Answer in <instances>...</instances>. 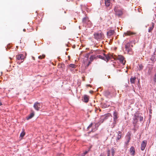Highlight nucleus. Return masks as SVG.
<instances>
[{
    "mask_svg": "<svg viewBox=\"0 0 156 156\" xmlns=\"http://www.w3.org/2000/svg\"><path fill=\"white\" fill-rule=\"evenodd\" d=\"M25 134V132L23 129V132L21 133L20 134V136L23 137L24 136Z\"/></svg>",
    "mask_w": 156,
    "mask_h": 156,
    "instance_id": "obj_25",
    "label": "nucleus"
},
{
    "mask_svg": "<svg viewBox=\"0 0 156 156\" xmlns=\"http://www.w3.org/2000/svg\"><path fill=\"white\" fill-rule=\"evenodd\" d=\"M139 119L140 121L141 122H142L143 121V118L142 116H139Z\"/></svg>",
    "mask_w": 156,
    "mask_h": 156,
    "instance_id": "obj_28",
    "label": "nucleus"
},
{
    "mask_svg": "<svg viewBox=\"0 0 156 156\" xmlns=\"http://www.w3.org/2000/svg\"><path fill=\"white\" fill-rule=\"evenodd\" d=\"M94 59V57L92 56H91L90 57V60L91 61H92Z\"/></svg>",
    "mask_w": 156,
    "mask_h": 156,
    "instance_id": "obj_31",
    "label": "nucleus"
},
{
    "mask_svg": "<svg viewBox=\"0 0 156 156\" xmlns=\"http://www.w3.org/2000/svg\"><path fill=\"white\" fill-rule=\"evenodd\" d=\"M66 28V27H64L63 29H65Z\"/></svg>",
    "mask_w": 156,
    "mask_h": 156,
    "instance_id": "obj_41",
    "label": "nucleus"
},
{
    "mask_svg": "<svg viewBox=\"0 0 156 156\" xmlns=\"http://www.w3.org/2000/svg\"><path fill=\"white\" fill-rule=\"evenodd\" d=\"M34 115V112L31 113L27 117V119L28 120L32 118Z\"/></svg>",
    "mask_w": 156,
    "mask_h": 156,
    "instance_id": "obj_20",
    "label": "nucleus"
},
{
    "mask_svg": "<svg viewBox=\"0 0 156 156\" xmlns=\"http://www.w3.org/2000/svg\"><path fill=\"white\" fill-rule=\"evenodd\" d=\"M114 31L113 30H109L107 32V35L108 36H111L114 34Z\"/></svg>",
    "mask_w": 156,
    "mask_h": 156,
    "instance_id": "obj_15",
    "label": "nucleus"
},
{
    "mask_svg": "<svg viewBox=\"0 0 156 156\" xmlns=\"http://www.w3.org/2000/svg\"><path fill=\"white\" fill-rule=\"evenodd\" d=\"M151 60L152 61H154L155 60V56L154 55L151 56Z\"/></svg>",
    "mask_w": 156,
    "mask_h": 156,
    "instance_id": "obj_26",
    "label": "nucleus"
},
{
    "mask_svg": "<svg viewBox=\"0 0 156 156\" xmlns=\"http://www.w3.org/2000/svg\"><path fill=\"white\" fill-rule=\"evenodd\" d=\"M90 63V62H89L88 64H87V66H88L89 65V64Z\"/></svg>",
    "mask_w": 156,
    "mask_h": 156,
    "instance_id": "obj_36",
    "label": "nucleus"
},
{
    "mask_svg": "<svg viewBox=\"0 0 156 156\" xmlns=\"http://www.w3.org/2000/svg\"><path fill=\"white\" fill-rule=\"evenodd\" d=\"M154 80L155 82H156V74L155 75V76L154 78Z\"/></svg>",
    "mask_w": 156,
    "mask_h": 156,
    "instance_id": "obj_33",
    "label": "nucleus"
},
{
    "mask_svg": "<svg viewBox=\"0 0 156 156\" xmlns=\"http://www.w3.org/2000/svg\"><path fill=\"white\" fill-rule=\"evenodd\" d=\"M129 140H128V141H127V142H129Z\"/></svg>",
    "mask_w": 156,
    "mask_h": 156,
    "instance_id": "obj_40",
    "label": "nucleus"
},
{
    "mask_svg": "<svg viewBox=\"0 0 156 156\" xmlns=\"http://www.w3.org/2000/svg\"><path fill=\"white\" fill-rule=\"evenodd\" d=\"M92 126V123H91L87 127V129H89L90 128H91Z\"/></svg>",
    "mask_w": 156,
    "mask_h": 156,
    "instance_id": "obj_32",
    "label": "nucleus"
},
{
    "mask_svg": "<svg viewBox=\"0 0 156 156\" xmlns=\"http://www.w3.org/2000/svg\"><path fill=\"white\" fill-rule=\"evenodd\" d=\"M2 105L1 102L0 101V105Z\"/></svg>",
    "mask_w": 156,
    "mask_h": 156,
    "instance_id": "obj_39",
    "label": "nucleus"
},
{
    "mask_svg": "<svg viewBox=\"0 0 156 156\" xmlns=\"http://www.w3.org/2000/svg\"><path fill=\"white\" fill-rule=\"evenodd\" d=\"M45 55H43L41 56H40L38 57V58L39 59H42V58H44L45 57Z\"/></svg>",
    "mask_w": 156,
    "mask_h": 156,
    "instance_id": "obj_29",
    "label": "nucleus"
},
{
    "mask_svg": "<svg viewBox=\"0 0 156 156\" xmlns=\"http://www.w3.org/2000/svg\"><path fill=\"white\" fill-rule=\"evenodd\" d=\"M135 33L130 31H128L126 33H124L125 35H130L134 34Z\"/></svg>",
    "mask_w": 156,
    "mask_h": 156,
    "instance_id": "obj_21",
    "label": "nucleus"
},
{
    "mask_svg": "<svg viewBox=\"0 0 156 156\" xmlns=\"http://www.w3.org/2000/svg\"><path fill=\"white\" fill-rule=\"evenodd\" d=\"M25 30H25V29H24L23 30V31H25Z\"/></svg>",
    "mask_w": 156,
    "mask_h": 156,
    "instance_id": "obj_38",
    "label": "nucleus"
},
{
    "mask_svg": "<svg viewBox=\"0 0 156 156\" xmlns=\"http://www.w3.org/2000/svg\"><path fill=\"white\" fill-rule=\"evenodd\" d=\"M152 25L151 27H150L148 29V32H151V31L153 30L154 27V23H152Z\"/></svg>",
    "mask_w": 156,
    "mask_h": 156,
    "instance_id": "obj_23",
    "label": "nucleus"
},
{
    "mask_svg": "<svg viewBox=\"0 0 156 156\" xmlns=\"http://www.w3.org/2000/svg\"><path fill=\"white\" fill-rule=\"evenodd\" d=\"M130 151L131 154L133 156H134L135 154V151L133 147H131L130 149Z\"/></svg>",
    "mask_w": 156,
    "mask_h": 156,
    "instance_id": "obj_16",
    "label": "nucleus"
},
{
    "mask_svg": "<svg viewBox=\"0 0 156 156\" xmlns=\"http://www.w3.org/2000/svg\"><path fill=\"white\" fill-rule=\"evenodd\" d=\"M90 55V54L88 53L85 56L84 60V62L85 64L86 62H87L88 60V58H89Z\"/></svg>",
    "mask_w": 156,
    "mask_h": 156,
    "instance_id": "obj_19",
    "label": "nucleus"
},
{
    "mask_svg": "<svg viewBox=\"0 0 156 156\" xmlns=\"http://www.w3.org/2000/svg\"><path fill=\"white\" fill-rule=\"evenodd\" d=\"M111 151H112V156H114V154L115 153V151L113 148H112L111 149Z\"/></svg>",
    "mask_w": 156,
    "mask_h": 156,
    "instance_id": "obj_30",
    "label": "nucleus"
},
{
    "mask_svg": "<svg viewBox=\"0 0 156 156\" xmlns=\"http://www.w3.org/2000/svg\"><path fill=\"white\" fill-rule=\"evenodd\" d=\"M147 142L146 141L144 140L141 144V149L142 151H144L146 146Z\"/></svg>",
    "mask_w": 156,
    "mask_h": 156,
    "instance_id": "obj_11",
    "label": "nucleus"
},
{
    "mask_svg": "<svg viewBox=\"0 0 156 156\" xmlns=\"http://www.w3.org/2000/svg\"><path fill=\"white\" fill-rule=\"evenodd\" d=\"M99 156H103V154H101Z\"/></svg>",
    "mask_w": 156,
    "mask_h": 156,
    "instance_id": "obj_35",
    "label": "nucleus"
},
{
    "mask_svg": "<svg viewBox=\"0 0 156 156\" xmlns=\"http://www.w3.org/2000/svg\"><path fill=\"white\" fill-rule=\"evenodd\" d=\"M121 137V132L120 131H119L118 132V135L117 136L116 140L117 141L119 140Z\"/></svg>",
    "mask_w": 156,
    "mask_h": 156,
    "instance_id": "obj_18",
    "label": "nucleus"
},
{
    "mask_svg": "<svg viewBox=\"0 0 156 156\" xmlns=\"http://www.w3.org/2000/svg\"><path fill=\"white\" fill-rule=\"evenodd\" d=\"M115 12V14L116 15L119 16L122 15V12L119 9H118L117 7H115L114 9Z\"/></svg>",
    "mask_w": 156,
    "mask_h": 156,
    "instance_id": "obj_5",
    "label": "nucleus"
},
{
    "mask_svg": "<svg viewBox=\"0 0 156 156\" xmlns=\"http://www.w3.org/2000/svg\"><path fill=\"white\" fill-rule=\"evenodd\" d=\"M69 66L72 68H75L76 66L74 64H70L69 65Z\"/></svg>",
    "mask_w": 156,
    "mask_h": 156,
    "instance_id": "obj_27",
    "label": "nucleus"
},
{
    "mask_svg": "<svg viewBox=\"0 0 156 156\" xmlns=\"http://www.w3.org/2000/svg\"><path fill=\"white\" fill-rule=\"evenodd\" d=\"M100 124L101 123H100V122L95 123V125L93 126L91 131L94 132L96 131L98 129V127L100 125Z\"/></svg>",
    "mask_w": 156,
    "mask_h": 156,
    "instance_id": "obj_10",
    "label": "nucleus"
},
{
    "mask_svg": "<svg viewBox=\"0 0 156 156\" xmlns=\"http://www.w3.org/2000/svg\"><path fill=\"white\" fill-rule=\"evenodd\" d=\"M132 42L127 43L125 45L126 50L129 54H132L133 53L131 47H133V46L131 44Z\"/></svg>",
    "mask_w": 156,
    "mask_h": 156,
    "instance_id": "obj_1",
    "label": "nucleus"
},
{
    "mask_svg": "<svg viewBox=\"0 0 156 156\" xmlns=\"http://www.w3.org/2000/svg\"><path fill=\"white\" fill-rule=\"evenodd\" d=\"M16 58L18 60H23L24 58V56L23 54H20L16 55Z\"/></svg>",
    "mask_w": 156,
    "mask_h": 156,
    "instance_id": "obj_13",
    "label": "nucleus"
},
{
    "mask_svg": "<svg viewBox=\"0 0 156 156\" xmlns=\"http://www.w3.org/2000/svg\"><path fill=\"white\" fill-rule=\"evenodd\" d=\"M97 56L98 58L101 59H103L105 61H106L107 60V61H108L109 59H110L112 57V55H105V54H103V56L99 55H97Z\"/></svg>",
    "mask_w": 156,
    "mask_h": 156,
    "instance_id": "obj_2",
    "label": "nucleus"
},
{
    "mask_svg": "<svg viewBox=\"0 0 156 156\" xmlns=\"http://www.w3.org/2000/svg\"><path fill=\"white\" fill-rule=\"evenodd\" d=\"M110 151H108L107 156H110Z\"/></svg>",
    "mask_w": 156,
    "mask_h": 156,
    "instance_id": "obj_34",
    "label": "nucleus"
},
{
    "mask_svg": "<svg viewBox=\"0 0 156 156\" xmlns=\"http://www.w3.org/2000/svg\"><path fill=\"white\" fill-rule=\"evenodd\" d=\"M33 58L34 59V57H33Z\"/></svg>",
    "mask_w": 156,
    "mask_h": 156,
    "instance_id": "obj_42",
    "label": "nucleus"
},
{
    "mask_svg": "<svg viewBox=\"0 0 156 156\" xmlns=\"http://www.w3.org/2000/svg\"><path fill=\"white\" fill-rule=\"evenodd\" d=\"M109 116L110 114H106L103 117V119H101L100 121V122L101 123H102L104 120L107 119L108 117Z\"/></svg>",
    "mask_w": 156,
    "mask_h": 156,
    "instance_id": "obj_12",
    "label": "nucleus"
},
{
    "mask_svg": "<svg viewBox=\"0 0 156 156\" xmlns=\"http://www.w3.org/2000/svg\"><path fill=\"white\" fill-rule=\"evenodd\" d=\"M117 59L119 60L120 62L122 63L123 64V65H124L125 62V61L124 59V57L122 56L121 55H119L117 57Z\"/></svg>",
    "mask_w": 156,
    "mask_h": 156,
    "instance_id": "obj_8",
    "label": "nucleus"
},
{
    "mask_svg": "<svg viewBox=\"0 0 156 156\" xmlns=\"http://www.w3.org/2000/svg\"><path fill=\"white\" fill-rule=\"evenodd\" d=\"M87 153V152H85V153H84V155L86 154V153Z\"/></svg>",
    "mask_w": 156,
    "mask_h": 156,
    "instance_id": "obj_37",
    "label": "nucleus"
},
{
    "mask_svg": "<svg viewBox=\"0 0 156 156\" xmlns=\"http://www.w3.org/2000/svg\"><path fill=\"white\" fill-rule=\"evenodd\" d=\"M34 107L35 109L37 111H38L41 108L40 103L37 102H36L34 105Z\"/></svg>",
    "mask_w": 156,
    "mask_h": 156,
    "instance_id": "obj_9",
    "label": "nucleus"
},
{
    "mask_svg": "<svg viewBox=\"0 0 156 156\" xmlns=\"http://www.w3.org/2000/svg\"><path fill=\"white\" fill-rule=\"evenodd\" d=\"M82 22L83 23L87 24V25H89L91 23V22L89 20L87 16H86L85 17H84L83 19Z\"/></svg>",
    "mask_w": 156,
    "mask_h": 156,
    "instance_id": "obj_4",
    "label": "nucleus"
},
{
    "mask_svg": "<svg viewBox=\"0 0 156 156\" xmlns=\"http://www.w3.org/2000/svg\"><path fill=\"white\" fill-rule=\"evenodd\" d=\"M82 100L83 101L86 103L87 102L89 101L88 96L87 95H85L83 98Z\"/></svg>",
    "mask_w": 156,
    "mask_h": 156,
    "instance_id": "obj_14",
    "label": "nucleus"
},
{
    "mask_svg": "<svg viewBox=\"0 0 156 156\" xmlns=\"http://www.w3.org/2000/svg\"><path fill=\"white\" fill-rule=\"evenodd\" d=\"M113 116H114V120H113V124L114 126H115V124H116L117 122V119H118V114L117 113L115 112H114L113 114Z\"/></svg>",
    "mask_w": 156,
    "mask_h": 156,
    "instance_id": "obj_7",
    "label": "nucleus"
},
{
    "mask_svg": "<svg viewBox=\"0 0 156 156\" xmlns=\"http://www.w3.org/2000/svg\"><path fill=\"white\" fill-rule=\"evenodd\" d=\"M103 35L101 33H96L94 34L95 38L97 40L101 39L103 37Z\"/></svg>",
    "mask_w": 156,
    "mask_h": 156,
    "instance_id": "obj_6",
    "label": "nucleus"
},
{
    "mask_svg": "<svg viewBox=\"0 0 156 156\" xmlns=\"http://www.w3.org/2000/svg\"><path fill=\"white\" fill-rule=\"evenodd\" d=\"M136 79V77L133 78L132 77L130 79V81L131 83H135V80Z\"/></svg>",
    "mask_w": 156,
    "mask_h": 156,
    "instance_id": "obj_22",
    "label": "nucleus"
},
{
    "mask_svg": "<svg viewBox=\"0 0 156 156\" xmlns=\"http://www.w3.org/2000/svg\"><path fill=\"white\" fill-rule=\"evenodd\" d=\"M106 17L104 15H102L100 17L101 20L102 21H106L107 19H106Z\"/></svg>",
    "mask_w": 156,
    "mask_h": 156,
    "instance_id": "obj_24",
    "label": "nucleus"
},
{
    "mask_svg": "<svg viewBox=\"0 0 156 156\" xmlns=\"http://www.w3.org/2000/svg\"><path fill=\"white\" fill-rule=\"evenodd\" d=\"M139 115L138 114H135L134 118H133V123L134 125V126H135L136 124L138 121L139 119Z\"/></svg>",
    "mask_w": 156,
    "mask_h": 156,
    "instance_id": "obj_3",
    "label": "nucleus"
},
{
    "mask_svg": "<svg viewBox=\"0 0 156 156\" xmlns=\"http://www.w3.org/2000/svg\"><path fill=\"white\" fill-rule=\"evenodd\" d=\"M105 4L106 6H109L111 4L110 0H105Z\"/></svg>",
    "mask_w": 156,
    "mask_h": 156,
    "instance_id": "obj_17",
    "label": "nucleus"
}]
</instances>
